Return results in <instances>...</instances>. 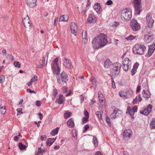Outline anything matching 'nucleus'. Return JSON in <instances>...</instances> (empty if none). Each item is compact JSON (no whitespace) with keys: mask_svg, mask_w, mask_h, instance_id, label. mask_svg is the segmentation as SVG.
<instances>
[{"mask_svg":"<svg viewBox=\"0 0 155 155\" xmlns=\"http://www.w3.org/2000/svg\"><path fill=\"white\" fill-rule=\"evenodd\" d=\"M116 111L117 117L119 116L120 115H121L122 114V112L121 111L117 109H115Z\"/></svg>","mask_w":155,"mask_h":155,"instance_id":"obj_41","label":"nucleus"},{"mask_svg":"<svg viewBox=\"0 0 155 155\" xmlns=\"http://www.w3.org/2000/svg\"><path fill=\"white\" fill-rule=\"evenodd\" d=\"M121 17L123 20H129L132 17V13L130 10L127 8L123 10L121 14Z\"/></svg>","mask_w":155,"mask_h":155,"instance_id":"obj_2","label":"nucleus"},{"mask_svg":"<svg viewBox=\"0 0 155 155\" xmlns=\"http://www.w3.org/2000/svg\"><path fill=\"white\" fill-rule=\"evenodd\" d=\"M107 43V36L101 33L92 41V46L94 49H98L104 46Z\"/></svg>","mask_w":155,"mask_h":155,"instance_id":"obj_1","label":"nucleus"},{"mask_svg":"<svg viewBox=\"0 0 155 155\" xmlns=\"http://www.w3.org/2000/svg\"><path fill=\"white\" fill-rule=\"evenodd\" d=\"M41 103L40 101H36L35 103L36 105L38 107H39L41 105Z\"/></svg>","mask_w":155,"mask_h":155,"instance_id":"obj_57","label":"nucleus"},{"mask_svg":"<svg viewBox=\"0 0 155 155\" xmlns=\"http://www.w3.org/2000/svg\"><path fill=\"white\" fill-rule=\"evenodd\" d=\"M14 65L16 67L19 68L21 66V64L18 61H15L13 63Z\"/></svg>","mask_w":155,"mask_h":155,"instance_id":"obj_42","label":"nucleus"},{"mask_svg":"<svg viewBox=\"0 0 155 155\" xmlns=\"http://www.w3.org/2000/svg\"><path fill=\"white\" fill-rule=\"evenodd\" d=\"M18 146L20 149L21 150H24L26 147L25 145L23 144L21 142L19 143Z\"/></svg>","mask_w":155,"mask_h":155,"instance_id":"obj_30","label":"nucleus"},{"mask_svg":"<svg viewBox=\"0 0 155 155\" xmlns=\"http://www.w3.org/2000/svg\"><path fill=\"white\" fill-rule=\"evenodd\" d=\"M62 60L63 61V65L66 68L70 69L72 68L73 66L71 62L68 59L64 58L62 59Z\"/></svg>","mask_w":155,"mask_h":155,"instance_id":"obj_12","label":"nucleus"},{"mask_svg":"<svg viewBox=\"0 0 155 155\" xmlns=\"http://www.w3.org/2000/svg\"><path fill=\"white\" fill-rule=\"evenodd\" d=\"M130 27L134 31H138L140 28V24L138 23L136 20L133 19L130 23Z\"/></svg>","mask_w":155,"mask_h":155,"instance_id":"obj_8","label":"nucleus"},{"mask_svg":"<svg viewBox=\"0 0 155 155\" xmlns=\"http://www.w3.org/2000/svg\"><path fill=\"white\" fill-rule=\"evenodd\" d=\"M37 0H26L27 5L30 8L35 7L36 5Z\"/></svg>","mask_w":155,"mask_h":155,"instance_id":"obj_17","label":"nucleus"},{"mask_svg":"<svg viewBox=\"0 0 155 155\" xmlns=\"http://www.w3.org/2000/svg\"><path fill=\"white\" fill-rule=\"evenodd\" d=\"M59 76L61 82L66 83L68 80V76L64 71L62 72Z\"/></svg>","mask_w":155,"mask_h":155,"instance_id":"obj_13","label":"nucleus"},{"mask_svg":"<svg viewBox=\"0 0 155 155\" xmlns=\"http://www.w3.org/2000/svg\"><path fill=\"white\" fill-rule=\"evenodd\" d=\"M112 63L110 60L107 59L104 62V65L105 68H109L111 65L112 66Z\"/></svg>","mask_w":155,"mask_h":155,"instance_id":"obj_22","label":"nucleus"},{"mask_svg":"<svg viewBox=\"0 0 155 155\" xmlns=\"http://www.w3.org/2000/svg\"><path fill=\"white\" fill-rule=\"evenodd\" d=\"M71 28L72 33L74 35H76V33L78 30V27L74 22H72L71 23Z\"/></svg>","mask_w":155,"mask_h":155,"instance_id":"obj_16","label":"nucleus"},{"mask_svg":"<svg viewBox=\"0 0 155 155\" xmlns=\"http://www.w3.org/2000/svg\"><path fill=\"white\" fill-rule=\"evenodd\" d=\"M123 67L124 70L125 71H127L130 68V65L126 64V65H123Z\"/></svg>","mask_w":155,"mask_h":155,"instance_id":"obj_35","label":"nucleus"},{"mask_svg":"<svg viewBox=\"0 0 155 155\" xmlns=\"http://www.w3.org/2000/svg\"><path fill=\"white\" fill-rule=\"evenodd\" d=\"M154 39L153 36L151 32L147 33L144 36V41L147 43L151 42Z\"/></svg>","mask_w":155,"mask_h":155,"instance_id":"obj_10","label":"nucleus"},{"mask_svg":"<svg viewBox=\"0 0 155 155\" xmlns=\"http://www.w3.org/2000/svg\"><path fill=\"white\" fill-rule=\"evenodd\" d=\"M98 96L100 104L102 106L104 105L105 104V101L104 98L103 97V95H101V96H100L99 93L98 92Z\"/></svg>","mask_w":155,"mask_h":155,"instance_id":"obj_23","label":"nucleus"},{"mask_svg":"<svg viewBox=\"0 0 155 155\" xmlns=\"http://www.w3.org/2000/svg\"><path fill=\"white\" fill-rule=\"evenodd\" d=\"M137 107L136 106L134 107H133L132 110L130 107L129 106L127 107L126 112V114L129 115L130 117L132 119L134 118V113L137 112Z\"/></svg>","mask_w":155,"mask_h":155,"instance_id":"obj_7","label":"nucleus"},{"mask_svg":"<svg viewBox=\"0 0 155 155\" xmlns=\"http://www.w3.org/2000/svg\"><path fill=\"white\" fill-rule=\"evenodd\" d=\"M140 90V86H138L137 88L136 92H139Z\"/></svg>","mask_w":155,"mask_h":155,"instance_id":"obj_63","label":"nucleus"},{"mask_svg":"<svg viewBox=\"0 0 155 155\" xmlns=\"http://www.w3.org/2000/svg\"><path fill=\"white\" fill-rule=\"evenodd\" d=\"M74 133H73L72 136L75 138H76L78 136V131L76 130H74Z\"/></svg>","mask_w":155,"mask_h":155,"instance_id":"obj_45","label":"nucleus"},{"mask_svg":"<svg viewBox=\"0 0 155 155\" xmlns=\"http://www.w3.org/2000/svg\"><path fill=\"white\" fill-rule=\"evenodd\" d=\"M111 81H112V87L113 88H116V86H115V82H114V80L112 78Z\"/></svg>","mask_w":155,"mask_h":155,"instance_id":"obj_53","label":"nucleus"},{"mask_svg":"<svg viewBox=\"0 0 155 155\" xmlns=\"http://www.w3.org/2000/svg\"><path fill=\"white\" fill-rule=\"evenodd\" d=\"M54 143L52 140H51L48 141L47 140L46 142V144L48 146H51Z\"/></svg>","mask_w":155,"mask_h":155,"instance_id":"obj_46","label":"nucleus"},{"mask_svg":"<svg viewBox=\"0 0 155 155\" xmlns=\"http://www.w3.org/2000/svg\"><path fill=\"white\" fill-rule=\"evenodd\" d=\"M46 150L45 149H41V147H40L38 149V152L39 153L43 154L46 152Z\"/></svg>","mask_w":155,"mask_h":155,"instance_id":"obj_37","label":"nucleus"},{"mask_svg":"<svg viewBox=\"0 0 155 155\" xmlns=\"http://www.w3.org/2000/svg\"><path fill=\"white\" fill-rule=\"evenodd\" d=\"M96 114L97 116L100 120L102 119V115L100 111H97L96 112Z\"/></svg>","mask_w":155,"mask_h":155,"instance_id":"obj_43","label":"nucleus"},{"mask_svg":"<svg viewBox=\"0 0 155 155\" xmlns=\"http://www.w3.org/2000/svg\"><path fill=\"white\" fill-rule=\"evenodd\" d=\"M67 125L70 128H73L74 127V124L73 120V119L72 118L69 119L67 122Z\"/></svg>","mask_w":155,"mask_h":155,"instance_id":"obj_24","label":"nucleus"},{"mask_svg":"<svg viewBox=\"0 0 155 155\" xmlns=\"http://www.w3.org/2000/svg\"><path fill=\"white\" fill-rule=\"evenodd\" d=\"M27 92L30 93H34L35 94L36 93L34 91H31L30 89H28L27 90Z\"/></svg>","mask_w":155,"mask_h":155,"instance_id":"obj_60","label":"nucleus"},{"mask_svg":"<svg viewBox=\"0 0 155 155\" xmlns=\"http://www.w3.org/2000/svg\"><path fill=\"white\" fill-rule=\"evenodd\" d=\"M150 125L151 129H155V121L153 118L150 123Z\"/></svg>","mask_w":155,"mask_h":155,"instance_id":"obj_31","label":"nucleus"},{"mask_svg":"<svg viewBox=\"0 0 155 155\" xmlns=\"http://www.w3.org/2000/svg\"><path fill=\"white\" fill-rule=\"evenodd\" d=\"M139 64L138 63L136 62L134 65L133 68L136 70L137 69Z\"/></svg>","mask_w":155,"mask_h":155,"instance_id":"obj_48","label":"nucleus"},{"mask_svg":"<svg viewBox=\"0 0 155 155\" xmlns=\"http://www.w3.org/2000/svg\"><path fill=\"white\" fill-rule=\"evenodd\" d=\"M146 49L144 45L137 44L135 45L133 48V51L136 54H142L144 53Z\"/></svg>","mask_w":155,"mask_h":155,"instance_id":"obj_3","label":"nucleus"},{"mask_svg":"<svg viewBox=\"0 0 155 155\" xmlns=\"http://www.w3.org/2000/svg\"><path fill=\"white\" fill-rule=\"evenodd\" d=\"M3 78H4L5 76H0V83L1 84L4 81V80L3 79Z\"/></svg>","mask_w":155,"mask_h":155,"instance_id":"obj_51","label":"nucleus"},{"mask_svg":"<svg viewBox=\"0 0 155 155\" xmlns=\"http://www.w3.org/2000/svg\"><path fill=\"white\" fill-rule=\"evenodd\" d=\"M152 106L150 104L148 105V107L146 108L140 112V114L145 115L146 116L148 115L151 112L152 109Z\"/></svg>","mask_w":155,"mask_h":155,"instance_id":"obj_14","label":"nucleus"},{"mask_svg":"<svg viewBox=\"0 0 155 155\" xmlns=\"http://www.w3.org/2000/svg\"><path fill=\"white\" fill-rule=\"evenodd\" d=\"M58 58H55L54 60V64L53 66H55V67H58Z\"/></svg>","mask_w":155,"mask_h":155,"instance_id":"obj_38","label":"nucleus"},{"mask_svg":"<svg viewBox=\"0 0 155 155\" xmlns=\"http://www.w3.org/2000/svg\"><path fill=\"white\" fill-rule=\"evenodd\" d=\"M41 140H46L47 138V137L45 135L43 136H41Z\"/></svg>","mask_w":155,"mask_h":155,"instance_id":"obj_54","label":"nucleus"},{"mask_svg":"<svg viewBox=\"0 0 155 155\" xmlns=\"http://www.w3.org/2000/svg\"><path fill=\"white\" fill-rule=\"evenodd\" d=\"M87 21L89 23H95L97 21V19L94 15L90 14L87 19Z\"/></svg>","mask_w":155,"mask_h":155,"instance_id":"obj_19","label":"nucleus"},{"mask_svg":"<svg viewBox=\"0 0 155 155\" xmlns=\"http://www.w3.org/2000/svg\"><path fill=\"white\" fill-rule=\"evenodd\" d=\"M38 115L39 116V118L40 120H41L43 118V115L41 114V112H39L38 113Z\"/></svg>","mask_w":155,"mask_h":155,"instance_id":"obj_61","label":"nucleus"},{"mask_svg":"<svg viewBox=\"0 0 155 155\" xmlns=\"http://www.w3.org/2000/svg\"><path fill=\"white\" fill-rule=\"evenodd\" d=\"M68 87L66 86H64L62 88V91L64 93H66L67 92Z\"/></svg>","mask_w":155,"mask_h":155,"instance_id":"obj_50","label":"nucleus"},{"mask_svg":"<svg viewBox=\"0 0 155 155\" xmlns=\"http://www.w3.org/2000/svg\"><path fill=\"white\" fill-rule=\"evenodd\" d=\"M113 4V2L111 0H109L107 1L106 2V4L107 5H110L112 4Z\"/></svg>","mask_w":155,"mask_h":155,"instance_id":"obj_52","label":"nucleus"},{"mask_svg":"<svg viewBox=\"0 0 155 155\" xmlns=\"http://www.w3.org/2000/svg\"><path fill=\"white\" fill-rule=\"evenodd\" d=\"M137 97H136L135 98L134 100L133 101V103L134 104H135L137 103Z\"/></svg>","mask_w":155,"mask_h":155,"instance_id":"obj_62","label":"nucleus"},{"mask_svg":"<svg viewBox=\"0 0 155 155\" xmlns=\"http://www.w3.org/2000/svg\"><path fill=\"white\" fill-rule=\"evenodd\" d=\"M136 36H133L132 35H130L127 38H126L125 39L127 41H131L136 38Z\"/></svg>","mask_w":155,"mask_h":155,"instance_id":"obj_33","label":"nucleus"},{"mask_svg":"<svg viewBox=\"0 0 155 155\" xmlns=\"http://www.w3.org/2000/svg\"><path fill=\"white\" fill-rule=\"evenodd\" d=\"M94 8L98 14H99L101 12L102 10L100 5L98 2L94 4Z\"/></svg>","mask_w":155,"mask_h":155,"instance_id":"obj_18","label":"nucleus"},{"mask_svg":"<svg viewBox=\"0 0 155 155\" xmlns=\"http://www.w3.org/2000/svg\"><path fill=\"white\" fill-rule=\"evenodd\" d=\"M91 82L92 84L95 86V87H94V89L96 87V80L95 79V78L93 76H92L91 77Z\"/></svg>","mask_w":155,"mask_h":155,"instance_id":"obj_29","label":"nucleus"},{"mask_svg":"<svg viewBox=\"0 0 155 155\" xmlns=\"http://www.w3.org/2000/svg\"><path fill=\"white\" fill-rule=\"evenodd\" d=\"M38 79V77L36 75L34 76L31 79V81H32V82H34L35 81H37Z\"/></svg>","mask_w":155,"mask_h":155,"instance_id":"obj_47","label":"nucleus"},{"mask_svg":"<svg viewBox=\"0 0 155 155\" xmlns=\"http://www.w3.org/2000/svg\"><path fill=\"white\" fill-rule=\"evenodd\" d=\"M58 90L57 89H54L53 91V95H56L58 94Z\"/></svg>","mask_w":155,"mask_h":155,"instance_id":"obj_58","label":"nucleus"},{"mask_svg":"<svg viewBox=\"0 0 155 155\" xmlns=\"http://www.w3.org/2000/svg\"><path fill=\"white\" fill-rule=\"evenodd\" d=\"M93 143L94 145L95 146H97L98 140H97V138L95 137H94L93 140Z\"/></svg>","mask_w":155,"mask_h":155,"instance_id":"obj_39","label":"nucleus"},{"mask_svg":"<svg viewBox=\"0 0 155 155\" xmlns=\"http://www.w3.org/2000/svg\"><path fill=\"white\" fill-rule=\"evenodd\" d=\"M89 117H84L82 119V124H84L87 123L88 121V119Z\"/></svg>","mask_w":155,"mask_h":155,"instance_id":"obj_44","label":"nucleus"},{"mask_svg":"<svg viewBox=\"0 0 155 155\" xmlns=\"http://www.w3.org/2000/svg\"><path fill=\"white\" fill-rule=\"evenodd\" d=\"M1 111L2 114H4L6 112V109L5 106H3L1 108Z\"/></svg>","mask_w":155,"mask_h":155,"instance_id":"obj_40","label":"nucleus"},{"mask_svg":"<svg viewBox=\"0 0 155 155\" xmlns=\"http://www.w3.org/2000/svg\"><path fill=\"white\" fill-rule=\"evenodd\" d=\"M59 129V127H57L54 130H53L50 133V134L53 136H55L57 134L58 132V131Z\"/></svg>","mask_w":155,"mask_h":155,"instance_id":"obj_28","label":"nucleus"},{"mask_svg":"<svg viewBox=\"0 0 155 155\" xmlns=\"http://www.w3.org/2000/svg\"><path fill=\"white\" fill-rule=\"evenodd\" d=\"M106 121L107 122V123H108V124L109 125V124L110 125V118H109V117L107 116H106Z\"/></svg>","mask_w":155,"mask_h":155,"instance_id":"obj_55","label":"nucleus"},{"mask_svg":"<svg viewBox=\"0 0 155 155\" xmlns=\"http://www.w3.org/2000/svg\"><path fill=\"white\" fill-rule=\"evenodd\" d=\"M22 22L25 27L29 29L32 27L31 22L29 19V18L27 15L22 20Z\"/></svg>","mask_w":155,"mask_h":155,"instance_id":"obj_9","label":"nucleus"},{"mask_svg":"<svg viewBox=\"0 0 155 155\" xmlns=\"http://www.w3.org/2000/svg\"><path fill=\"white\" fill-rule=\"evenodd\" d=\"M137 71V70H136L133 68L131 71V74L132 76L134 75Z\"/></svg>","mask_w":155,"mask_h":155,"instance_id":"obj_49","label":"nucleus"},{"mask_svg":"<svg viewBox=\"0 0 155 155\" xmlns=\"http://www.w3.org/2000/svg\"><path fill=\"white\" fill-rule=\"evenodd\" d=\"M84 115L86 117H89V114L87 111L86 110V109H84Z\"/></svg>","mask_w":155,"mask_h":155,"instance_id":"obj_59","label":"nucleus"},{"mask_svg":"<svg viewBox=\"0 0 155 155\" xmlns=\"http://www.w3.org/2000/svg\"><path fill=\"white\" fill-rule=\"evenodd\" d=\"M131 130L130 129H128L125 130L123 133V136L124 138H129L132 136Z\"/></svg>","mask_w":155,"mask_h":155,"instance_id":"obj_15","label":"nucleus"},{"mask_svg":"<svg viewBox=\"0 0 155 155\" xmlns=\"http://www.w3.org/2000/svg\"><path fill=\"white\" fill-rule=\"evenodd\" d=\"M143 97L145 98H149L150 97L151 94L147 90H143L142 92Z\"/></svg>","mask_w":155,"mask_h":155,"instance_id":"obj_21","label":"nucleus"},{"mask_svg":"<svg viewBox=\"0 0 155 155\" xmlns=\"http://www.w3.org/2000/svg\"><path fill=\"white\" fill-rule=\"evenodd\" d=\"M51 68L53 72L56 75L57 82L58 84H60L61 83V81L59 76L60 71V68L58 67H58H55V66H52Z\"/></svg>","mask_w":155,"mask_h":155,"instance_id":"obj_6","label":"nucleus"},{"mask_svg":"<svg viewBox=\"0 0 155 155\" xmlns=\"http://www.w3.org/2000/svg\"><path fill=\"white\" fill-rule=\"evenodd\" d=\"M131 63V61L128 58H125L123 61V65H126V64L130 65Z\"/></svg>","mask_w":155,"mask_h":155,"instance_id":"obj_26","label":"nucleus"},{"mask_svg":"<svg viewBox=\"0 0 155 155\" xmlns=\"http://www.w3.org/2000/svg\"><path fill=\"white\" fill-rule=\"evenodd\" d=\"M155 49V44H153L149 46V49L148 50V56L150 57L151 56L153 53Z\"/></svg>","mask_w":155,"mask_h":155,"instance_id":"obj_20","label":"nucleus"},{"mask_svg":"<svg viewBox=\"0 0 155 155\" xmlns=\"http://www.w3.org/2000/svg\"><path fill=\"white\" fill-rule=\"evenodd\" d=\"M146 20L148 26L150 28H152L153 25L154 20L152 18L150 13H149L147 14L146 16Z\"/></svg>","mask_w":155,"mask_h":155,"instance_id":"obj_11","label":"nucleus"},{"mask_svg":"<svg viewBox=\"0 0 155 155\" xmlns=\"http://www.w3.org/2000/svg\"><path fill=\"white\" fill-rule=\"evenodd\" d=\"M82 38L83 39L87 40V37L86 31H84L82 33Z\"/></svg>","mask_w":155,"mask_h":155,"instance_id":"obj_36","label":"nucleus"},{"mask_svg":"<svg viewBox=\"0 0 155 155\" xmlns=\"http://www.w3.org/2000/svg\"><path fill=\"white\" fill-rule=\"evenodd\" d=\"M71 112H66L64 114V118L67 119L71 116Z\"/></svg>","mask_w":155,"mask_h":155,"instance_id":"obj_34","label":"nucleus"},{"mask_svg":"<svg viewBox=\"0 0 155 155\" xmlns=\"http://www.w3.org/2000/svg\"><path fill=\"white\" fill-rule=\"evenodd\" d=\"M68 19V16L66 15H63L61 16L59 19L60 21H66Z\"/></svg>","mask_w":155,"mask_h":155,"instance_id":"obj_27","label":"nucleus"},{"mask_svg":"<svg viewBox=\"0 0 155 155\" xmlns=\"http://www.w3.org/2000/svg\"><path fill=\"white\" fill-rule=\"evenodd\" d=\"M121 67V64L119 62L113 64L110 69V72L113 75L118 74Z\"/></svg>","mask_w":155,"mask_h":155,"instance_id":"obj_4","label":"nucleus"},{"mask_svg":"<svg viewBox=\"0 0 155 155\" xmlns=\"http://www.w3.org/2000/svg\"><path fill=\"white\" fill-rule=\"evenodd\" d=\"M133 3L135 13L137 15H139L141 11V0H135Z\"/></svg>","mask_w":155,"mask_h":155,"instance_id":"obj_5","label":"nucleus"},{"mask_svg":"<svg viewBox=\"0 0 155 155\" xmlns=\"http://www.w3.org/2000/svg\"><path fill=\"white\" fill-rule=\"evenodd\" d=\"M95 155H102L100 151H98L96 152Z\"/></svg>","mask_w":155,"mask_h":155,"instance_id":"obj_64","label":"nucleus"},{"mask_svg":"<svg viewBox=\"0 0 155 155\" xmlns=\"http://www.w3.org/2000/svg\"><path fill=\"white\" fill-rule=\"evenodd\" d=\"M58 104H61L63 103L64 100V97L62 94H60L58 99H56Z\"/></svg>","mask_w":155,"mask_h":155,"instance_id":"obj_25","label":"nucleus"},{"mask_svg":"<svg viewBox=\"0 0 155 155\" xmlns=\"http://www.w3.org/2000/svg\"><path fill=\"white\" fill-rule=\"evenodd\" d=\"M89 127L88 125L86 124L84 125V130L83 131V132H84L86 131L87 129L89 128Z\"/></svg>","mask_w":155,"mask_h":155,"instance_id":"obj_56","label":"nucleus"},{"mask_svg":"<svg viewBox=\"0 0 155 155\" xmlns=\"http://www.w3.org/2000/svg\"><path fill=\"white\" fill-rule=\"evenodd\" d=\"M116 112V110L114 109L110 115V117L111 119H114L117 118Z\"/></svg>","mask_w":155,"mask_h":155,"instance_id":"obj_32","label":"nucleus"}]
</instances>
